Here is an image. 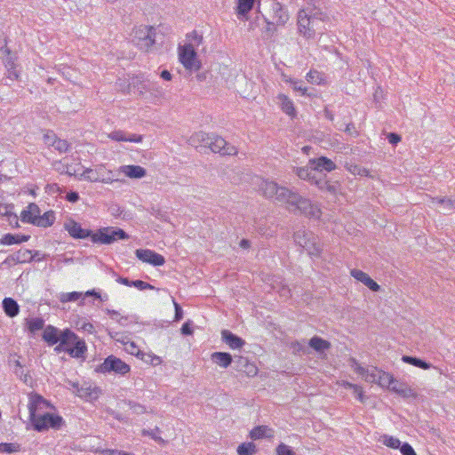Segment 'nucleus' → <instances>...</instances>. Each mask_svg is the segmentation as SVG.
<instances>
[{"label": "nucleus", "instance_id": "obj_53", "mask_svg": "<svg viewBox=\"0 0 455 455\" xmlns=\"http://www.w3.org/2000/svg\"><path fill=\"white\" fill-rule=\"evenodd\" d=\"M383 443L387 445V447L397 449L401 445V442L399 439L389 436V435H384L383 436Z\"/></svg>", "mask_w": 455, "mask_h": 455}, {"label": "nucleus", "instance_id": "obj_63", "mask_svg": "<svg viewBox=\"0 0 455 455\" xmlns=\"http://www.w3.org/2000/svg\"><path fill=\"white\" fill-rule=\"evenodd\" d=\"M57 137L52 132H47L44 135V141L46 145L52 146V141L56 140Z\"/></svg>", "mask_w": 455, "mask_h": 455}, {"label": "nucleus", "instance_id": "obj_35", "mask_svg": "<svg viewBox=\"0 0 455 455\" xmlns=\"http://www.w3.org/2000/svg\"><path fill=\"white\" fill-rule=\"evenodd\" d=\"M431 203L439 204L443 207V211L450 212L455 210V200L446 197H431Z\"/></svg>", "mask_w": 455, "mask_h": 455}, {"label": "nucleus", "instance_id": "obj_61", "mask_svg": "<svg viewBox=\"0 0 455 455\" xmlns=\"http://www.w3.org/2000/svg\"><path fill=\"white\" fill-rule=\"evenodd\" d=\"M20 259H21V257H20V254L13 253V254L10 255L9 257H7L4 260L3 264L11 265V264L20 263Z\"/></svg>", "mask_w": 455, "mask_h": 455}, {"label": "nucleus", "instance_id": "obj_31", "mask_svg": "<svg viewBox=\"0 0 455 455\" xmlns=\"http://www.w3.org/2000/svg\"><path fill=\"white\" fill-rule=\"evenodd\" d=\"M250 437L252 440H258L264 437L271 438L273 437V430L267 426H258L251 430Z\"/></svg>", "mask_w": 455, "mask_h": 455}, {"label": "nucleus", "instance_id": "obj_49", "mask_svg": "<svg viewBox=\"0 0 455 455\" xmlns=\"http://www.w3.org/2000/svg\"><path fill=\"white\" fill-rule=\"evenodd\" d=\"M85 178L90 180L91 181H99L103 183H109L111 181L110 178L105 179L101 177L100 173L98 175V173L96 172H93L92 170H88L85 172Z\"/></svg>", "mask_w": 455, "mask_h": 455}, {"label": "nucleus", "instance_id": "obj_59", "mask_svg": "<svg viewBox=\"0 0 455 455\" xmlns=\"http://www.w3.org/2000/svg\"><path fill=\"white\" fill-rule=\"evenodd\" d=\"M277 27L276 22L267 21L266 33L270 36H274L277 31Z\"/></svg>", "mask_w": 455, "mask_h": 455}, {"label": "nucleus", "instance_id": "obj_13", "mask_svg": "<svg viewBox=\"0 0 455 455\" xmlns=\"http://www.w3.org/2000/svg\"><path fill=\"white\" fill-rule=\"evenodd\" d=\"M309 164L312 167V169L315 170V172H322L323 171L330 172L337 168L335 163L325 156L312 158L309 160Z\"/></svg>", "mask_w": 455, "mask_h": 455}, {"label": "nucleus", "instance_id": "obj_23", "mask_svg": "<svg viewBox=\"0 0 455 455\" xmlns=\"http://www.w3.org/2000/svg\"><path fill=\"white\" fill-rule=\"evenodd\" d=\"M60 330L52 325H48L44 328L43 333V339L49 345L52 346L57 344L60 339Z\"/></svg>", "mask_w": 455, "mask_h": 455}, {"label": "nucleus", "instance_id": "obj_55", "mask_svg": "<svg viewBox=\"0 0 455 455\" xmlns=\"http://www.w3.org/2000/svg\"><path fill=\"white\" fill-rule=\"evenodd\" d=\"M156 431L159 432V428L156 427L153 430L143 429L142 430V435H149V436H151L155 441H156L159 443H165V441L162 437H160V436H158V435H156L155 434Z\"/></svg>", "mask_w": 455, "mask_h": 455}, {"label": "nucleus", "instance_id": "obj_44", "mask_svg": "<svg viewBox=\"0 0 455 455\" xmlns=\"http://www.w3.org/2000/svg\"><path fill=\"white\" fill-rule=\"evenodd\" d=\"M20 451V445L15 443H1L0 452L3 453H14Z\"/></svg>", "mask_w": 455, "mask_h": 455}, {"label": "nucleus", "instance_id": "obj_47", "mask_svg": "<svg viewBox=\"0 0 455 455\" xmlns=\"http://www.w3.org/2000/svg\"><path fill=\"white\" fill-rule=\"evenodd\" d=\"M306 78L307 82L315 84H321L323 81V75L317 70H310Z\"/></svg>", "mask_w": 455, "mask_h": 455}, {"label": "nucleus", "instance_id": "obj_8", "mask_svg": "<svg viewBox=\"0 0 455 455\" xmlns=\"http://www.w3.org/2000/svg\"><path fill=\"white\" fill-rule=\"evenodd\" d=\"M98 371L102 373L115 372L124 375L130 371V366L115 355L108 356L104 362L99 366Z\"/></svg>", "mask_w": 455, "mask_h": 455}, {"label": "nucleus", "instance_id": "obj_4", "mask_svg": "<svg viewBox=\"0 0 455 455\" xmlns=\"http://www.w3.org/2000/svg\"><path fill=\"white\" fill-rule=\"evenodd\" d=\"M132 43L144 52L156 49V28L153 26H135L131 33Z\"/></svg>", "mask_w": 455, "mask_h": 455}, {"label": "nucleus", "instance_id": "obj_16", "mask_svg": "<svg viewBox=\"0 0 455 455\" xmlns=\"http://www.w3.org/2000/svg\"><path fill=\"white\" fill-rule=\"evenodd\" d=\"M355 371L364 378V380L369 383H376L380 373V370L376 367L364 368L359 364H356Z\"/></svg>", "mask_w": 455, "mask_h": 455}, {"label": "nucleus", "instance_id": "obj_22", "mask_svg": "<svg viewBox=\"0 0 455 455\" xmlns=\"http://www.w3.org/2000/svg\"><path fill=\"white\" fill-rule=\"evenodd\" d=\"M40 213L41 212L39 207L36 204L31 203L25 210L22 211L21 220L34 225V221H36V219L39 217Z\"/></svg>", "mask_w": 455, "mask_h": 455}, {"label": "nucleus", "instance_id": "obj_6", "mask_svg": "<svg viewBox=\"0 0 455 455\" xmlns=\"http://www.w3.org/2000/svg\"><path fill=\"white\" fill-rule=\"evenodd\" d=\"M179 60L186 69L198 70L201 68V62L197 58L195 45L192 43H187L178 47Z\"/></svg>", "mask_w": 455, "mask_h": 455}, {"label": "nucleus", "instance_id": "obj_28", "mask_svg": "<svg viewBox=\"0 0 455 455\" xmlns=\"http://www.w3.org/2000/svg\"><path fill=\"white\" fill-rule=\"evenodd\" d=\"M29 235L19 234H6L0 239V243L4 245L19 244L28 241Z\"/></svg>", "mask_w": 455, "mask_h": 455}, {"label": "nucleus", "instance_id": "obj_21", "mask_svg": "<svg viewBox=\"0 0 455 455\" xmlns=\"http://www.w3.org/2000/svg\"><path fill=\"white\" fill-rule=\"evenodd\" d=\"M276 99L277 104L286 115L291 117H294L296 116L294 104L290 98L283 93H280L277 95Z\"/></svg>", "mask_w": 455, "mask_h": 455}, {"label": "nucleus", "instance_id": "obj_58", "mask_svg": "<svg viewBox=\"0 0 455 455\" xmlns=\"http://www.w3.org/2000/svg\"><path fill=\"white\" fill-rule=\"evenodd\" d=\"M353 393L361 403L365 402L366 396L364 395L363 390L360 386L356 385L353 389Z\"/></svg>", "mask_w": 455, "mask_h": 455}, {"label": "nucleus", "instance_id": "obj_62", "mask_svg": "<svg viewBox=\"0 0 455 455\" xmlns=\"http://www.w3.org/2000/svg\"><path fill=\"white\" fill-rule=\"evenodd\" d=\"M236 363V369L239 371H243L246 366H249V362L247 358L239 356L237 360L235 361Z\"/></svg>", "mask_w": 455, "mask_h": 455}, {"label": "nucleus", "instance_id": "obj_26", "mask_svg": "<svg viewBox=\"0 0 455 455\" xmlns=\"http://www.w3.org/2000/svg\"><path fill=\"white\" fill-rule=\"evenodd\" d=\"M121 171L132 179H141L147 174L145 168L140 165H124L121 167Z\"/></svg>", "mask_w": 455, "mask_h": 455}, {"label": "nucleus", "instance_id": "obj_38", "mask_svg": "<svg viewBox=\"0 0 455 455\" xmlns=\"http://www.w3.org/2000/svg\"><path fill=\"white\" fill-rule=\"evenodd\" d=\"M394 380L395 379L391 374L381 371L378 378L377 384L382 387H387L390 389V386H392Z\"/></svg>", "mask_w": 455, "mask_h": 455}, {"label": "nucleus", "instance_id": "obj_57", "mask_svg": "<svg viewBox=\"0 0 455 455\" xmlns=\"http://www.w3.org/2000/svg\"><path fill=\"white\" fill-rule=\"evenodd\" d=\"M129 406H130V409L132 411L133 413L135 414H143L146 412V408L145 406L140 404V403H137L135 402H132L130 401L129 402Z\"/></svg>", "mask_w": 455, "mask_h": 455}, {"label": "nucleus", "instance_id": "obj_41", "mask_svg": "<svg viewBox=\"0 0 455 455\" xmlns=\"http://www.w3.org/2000/svg\"><path fill=\"white\" fill-rule=\"evenodd\" d=\"M256 452V446L252 443H243L237 447L239 455H253Z\"/></svg>", "mask_w": 455, "mask_h": 455}, {"label": "nucleus", "instance_id": "obj_11", "mask_svg": "<svg viewBox=\"0 0 455 455\" xmlns=\"http://www.w3.org/2000/svg\"><path fill=\"white\" fill-rule=\"evenodd\" d=\"M135 254L139 259L153 266H163L165 262L164 256L148 249H138Z\"/></svg>", "mask_w": 455, "mask_h": 455}, {"label": "nucleus", "instance_id": "obj_25", "mask_svg": "<svg viewBox=\"0 0 455 455\" xmlns=\"http://www.w3.org/2000/svg\"><path fill=\"white\" fill-rule=\"evenodd\" d=\"M320 190L329 192L331 195H335L338 192L339 185L337 182H331L325 177H317L315 183Z\"/></svg>", "mask_w": 455, "mask_h": 455}, {"label": "nucleus", "instance_id": "obj_37", "mask_svg": "<svg viewBox=\"0 0 455 455\" xmlns=\"http://www.w3.org/2000/svg\"><path fill=\"white\" fill-rule=\"evenodd\" d=\"M402 360L404 362V363H410L413 366H416V367H419V368H421L423 370H428L431 368V364L419 359V358H417V357H412V356H409V355H403L402 357Z\"/></svg>", "mask_w": 455, "mask_h": 455}, {"label": "nucleus", "instance_id": "obj_46", "mask_svg": "<svg viewBox=\"0 0 455 455\" xmlns=\"http://www.w3.org/2000/svg\"><path fill=\"white\" fill-rule=\"evenodd\" d=\"M83 293L78 291H72V292H65L61 293L60 296V300L62 303L70 302V301H76L80 298H82Z\"/></svg>", "mask_w": 455, "mask_h": 455}, {"label": "nucleus", "instance_id": "obj_12", "mask_svg": "<svg viewBox=\"0 0 455 455\" xmlns=\"http://www.w3.org/2000/svg\"><path fill=\"white\" fill-rule=\"evenodd\" d=\"M64 228L70 236L76 239H84L87 237L92 238V235L93 234L91 230L83 228L79 223L74 220L66 222L64 224Z\"/></svg>", "mask_w": 455, "mask_h": 455}, {"label": "nucleus", "instance_id": "obj_50", "mask_svg": "<svg viewBox=\"0 0 455 455\" xmlns=\"http://www.w3.org/2000/svg\"><path fill=\"white\" fill-rule=\"evenodd\" d=\"M272 287L275 291H276L280 294L281 297L288 298L291 296L290 288L286 284H283L281 282L276 284H272Z\"/></svg>", "mask_w": 455, "mask_h": 455}, {"label": "nucleus", "instance_id": "obj_48", "mask_svg": "<svg viewBox=\"0 0 455 455\" xmlns=\"http://www.w3.org/2000/svg\"><path fill=\"white\" fill-rule=\"evenodd\" d=\"M92 389L90 385L84 384L76 391V395L82 398H92Z\"/></svg>", "mask_w": 455, "mask_h": 455}, {"label": "nucleus", "instance_id": "obj_39", "mask_svg": "<svg viewBox=\"0 0 455 455\" xmlns=\"http://www.w3.org/2000/svg\"><path fill=\"white\" fill-rule=\"evenodd\" d=\"M27 324L28 331L35 333L36 331L44 329V321L42 318L36 317L28 320Z\"/></svg>", "mask_w": 455, "mask_h": 455}, {"label": "nucleus", "instance_id": "obj_1", "mask_svg": "<svg viewBox=\"0 0 455 455\" xmlns=\"http://www.w3.org/2000/svg\"><path fill=\"white\" fill-rule=\"evenodd\" d=\"M296 19L297 33L306 40L323 35L326 31L325 24L330 21L327 13L310 3L298 11Z\"/></svg>", "mask_w": 455, "mask_h": 455}, {"label": "nucleus", "instance_id": "obj_64", "mask_svg": "<svg viewBox=\"0 0 455 455\" xmlns=\"http://www.w3.org/2000/svg\"><path fill=\"white\" fill-rule=\"evenodd\" d=\"M104 452L108 455H134L132 453H129L126 451H118V450H109V449L106 450Z\"/></svg>", "mask_w": 455, "mask_h": 455}, {"label": "nucleus", "instance_id": "obj_45", "mask_svg": "<svg viewBox=\"0 0 455 455\" xmlns=\"http://www.w3.org/2000/svg\"><path fill=\"white\" fill-rule=\"evenodd\" d=\"M145 89L148 90L156 98H163L164 96L163 88L156 83L148 84L147 86H145Z\"/></svg>", "mask_w": 455, "mask_h": 455}, {"label": "nucleus", "instance_id": "obj_56", "mask_svg": "<svg viewBox=\"0 0 455 455\" xmlns=\"http://www.w3.org/2000/svg\"><path fill=\"white\" fill-rule=\"evenodd\" d=\"M132 286H134L140 291L147 290V289H150V290L155 289V287L153 285H151L150 283H146L144 281H141V280L132 281Z\"/></svg>", "mask_w": 455, "mask_h": 455}, {"label": "nucleus", "instance_id": "obj_9", "mask_svg": "<svg viewBox=\"0 0 455 455\" xmlns=\"http://www.w3.org/2000/svg\"><path fill=\"white\" fill-rule=\"evenodd\" d=\"M0 52L4 54L3 56V63L6 69V78L12 81L19 80L20 77V70L18 68L16 63L17 58L12 56L8 47L4 46L0 49Z\"/></svg>", "mask_w": 455, "mask_h": 455}, {"label": "nucleus", "instance_id": "obj_43", "mask_svg": "<svg viewBox=\"0 0 455 455\" xmlns=\"http://www.w3.org/2000/svg\"><path fill=\"white\" fill-rule=\"evenodd\" d=\"M314 234L306 230H299L294 234V240L299 245H305L307 240Z\"/></svg>", "mask_w": 455, "mask_h": 455}, {"label": "nucleus", "instance_id": "obj_36", "mask_svg": "<svg viewBox=\"0 0 455 455\" xmlns=\"http://www.w3.org/2000/svg\"><path fill=\"white\" fill-rule=\"evenodd\" d=\"M77 339V335H76L72 331L66 329L60 332V339L59 342H61L62 345L66 347H73Z\"/></svg>", "mask_w": 455, "mask_h": 455}, {"label": "nucleus", "instance_id": "obj_5", "mask_svg": "<svg viewBox=\"0 0 455 455\" xmlns=\"http://www.w3.org/2000/svg\"><path fill=\"white\" fill-rule=\"evenodd\" d=\"M128 234L117 228L107 227L100 228L92 235V242L94 243L110 244L118 240L128 239Z\"/></svg>", "mask_w": 455, "mask_h": 455}, {"label": "nucleus", "instance_id": "obj_18", "mask_svg": "<svg viewBox=\"0 0 455 455\" xmlns=\"http://www.w3.org/2000/svg\"><path fill=\"white\" fill-rule=\"evenodd\" d=\"M392 392L401 395L403 398L414 397L416 393L404 382L395 379L390 389Z\"/></svg>", "mask_w": 455, "mask_h": 455}, {"label": "nucleus", "instance_id": "obj_14", "mask_svg": "<svg viewBox=\"0 0 455 455\" xmlns=\"http://www.w3.org/2000/svg\"><path fill=\"white\" fill-rule=\"evenodd\" d=\"M273 20L279 27H284L290 20V15L286 8L279 2H274L272 4Z\"/></svg>", "mask_w": 455, "mask_h": 455}, {"label": "nucleus", "instance_id": "obj_19", "mask_svg": "<svg viewBox=\"0 0 455 455\" xmlns=\"http://www.w3.org/2000/svg\"><path fill=\"white\" fill-rule=\"evenodd\" d=\"M221 339L232 349L240 348L245 344L243 339L228 330L221 331Z\"/></svg>", "mask_w": 455, "mask_h": 455}, {"label": "nucleus", "instance_id": "obj_3", "mask_svg": "<svg viewBox=\"0 0 455 455\" xmlns=\"http://www.w3.org/2000/svg\"><path fill=\"white\" fill-rule=\"evenodd\" d=\"M286 208L293 212L299 213L306 217L318 220L322 212L317 204H314L310 199L303 197L299 193L291 190L285 203Z\"/></svg>", "mask_w": 455, "mask_h": 455}, {"label": "nucleus", "instance_id": "obj_42", "mask_svg": "<svg viewBox=\"0 0 455 455\" xmlns=\"http://www.w3.org/2000/svg\"><path fill=\"white\" fill-rule=\"evenodd\" d=\"M283 81L285 83L290 84L295 91L300 92L302 94H305L307 92V88L303 86V82L299 80H295L291 77H287L285 75H283Z\"/></svg>", "mask_w": 455, "mask_h": 455}, {"label": "nucleus", "instance_id": "obj_40", "mask_svg": "<svg viewBox=\"0 0 455 455\" xmlns=\"http://www.w3.org/2000/svg\"><path fill=\"white\" fill-rule=\"evenodd\" d=\"M254 0H238L237 12L241 15H245L253 7Z\"/></svg>", "mask_w": 455, "mask_h": 455}, {"label": "nucleus", "instance_id": "obj_24", "mask_svg": "<svg viewBox=\"0 0 455 455\" xmlns=\"http://www.w3.org/2000/svg\"><path fill=\"white\" fill-rule=\"evenodd\" d=\"M211 135L204 132H195L188 140V143L195 147H209V142H211Z\"/></svg>", "mask_w": 455, "mask_h": 455}, {"label": "nucleus", "instance_id": "obj_33", "mask_svg": "<svg viewBox=\"0 0 455 455\" xmlns=\"http://www.w3.org/2000/svg\"><path fill=\"white\" fill-rule=\"evenodd\" d=\"M86 351L85 342L78 338L73 347H69L68 355L72 357L80 358L84 356Z\"/></svg>", "mask_w": 455, "mask_h": 455}, {"label": "nucleus", "instance_id": "obj_20", "mask_svg": "<svg viewBox=\"0 0 455 455\" xmlns=\"http://www.w3.org/2000/svg\"><path fill=\"white\" fill-rule=\"evenodd\" d=\"M293 172L300 179L308 181L310 184H314L316 180L315 170L312 169L309 163L307 166L294 167Z\"/></svg>", "mask_w": 455, "mask_h": 455}, {"label": "nucleus", "instance_id": "obj_52", "mask_svg": "<svg viewBox=\"0 0 455 455\" xmlns=\"http://www.w3.org/2000/svg\"><path fill=\"white\" fill-rule=\"evenodd\" d=\"M52 147H53L59 152L64 153L68 150L69 145L67 140L57 138L56 140L52 141Z\"/></svg>", "mask_w": 455, "mask_h": 455}, {"label": "nucleus", "instance_id": "obj_60", "mask_svg": "<svg viewBox=\"0 0 455 455\" xmlns=\"http://www.w3.org/2000/svg\"><path fill=\"white\" fill-rule=\"evenodd\" d=\"M400 451L403 455H417L411 445L407 443L400 447Z\"/></svg>", "mask_w": 455, "mask_h": 455}, {"label": "nucleus", "instance_id": "obj_54", "mask_svg": "<svg viewBox=\"0 0 455 455\" xmlns=\"http://www.w3.org/2000/svg\"><path fill=\"white\" fill-rule=\"evenodd\" d=\"M275 451L277 455H296L291 447L283 443L276 447Z\"/></svg>", "mask_w": 455, "mask_h": 455}, {"label": "nucleus", "instance_id": "obj_29", "mask_svg": "<svg viewBox=\"0 0 455 455\" xmlns=\"http://www.w3.org/2000/svg\"><path fill=\"white\" fill-rule=\"evenodd\" d=\"M308 345L311 348L319 354L323 353L331 347V343L318 336H314L309 339Z\"/></svg>", "mask_w": 455, "mask_h": 455}, {"label": "nucleus", "instance_id": "obj_34", "mask_svg": "<svg viewBox=\"0 0 455 455\" xmlns=\"http://www.w3.org/2000/svg\"><path fill=\"white\" fill-rule=\"evenodd\" d=\"M55 220V214L52 211H49L44 212L43 215H39L36 221H34V225L42 228L51 227Z\"/></svg>", "mask_w": 455, "mask_h": 455}, {"label": "nucleus", "instance_id": "obj_7", "mask_svg": "<svg viewBox=\"0 0 455 455\" xmlns=\"http://www.w3.org/2000/svg\"><path fill=\"white\" fill-rule=\"evenodd\" d=\"M262 195L267 198H275L280 203H285L290 195L291 189L279 186L275 181L263 180L259 185Z\"/></svg>", "mask_w": 455, "mask_h": 455}, {"label": "nucleus", "instance_id": "obj_10", "mask_svg": "<svg viewBox=\"0 0 455 455\" xmlns=\"http://www.w3.org/2000/svg\"><path fill=\"white\" fill-rule=\"evenodd\" d=\"M208 148L212 152L220 153L223 156H235L237 154L235 147L228 144L223 138L214 134L211 135V142H209Z\"/></svg>", "mask_w": 455, "mask_h": 455}, {"label": "nucleus", "instance_id": "obj_15", "mask_svg": "<svg viewBox=\"0 0 455 455\" xmlns=\"http://www.w3.org/2000/svg\"><path fill=\"white\" fill-rule=\"evenodd\" d=\"M350 274L355 279L363 283L372 291H379L380 290V286L363 271L359 269H352Z\"/></svg>", "mask_w": 455, "mask_h": 455}, {"label": "nucleus", "instance_id": "obj_17", "mask_svg": "<svg viewBox=\"0 0 455 455\" xmlns=\"http://www.w3.org/2000/svg\"><path fill=\"white\" fill-rule=\"evenodd\" d=\"M108 138L115 141H129L140 143L142 141V135L126 133L124 131H114L108 134Z\"/></svg>", "mask_w": 455, "mask_h": 455}, {"label": "nucleus", "instance_id": "obj_51", "mask_svg": "<svg viewBox=\"0 0 455 455\" xmlns=\"http://www.w3.org/2000/svg\"><path fill=\"white\" fill-rule=\"evenodd\" d=\"M188 43H192L195 45V49L202 44L204 38L202 35H199L196 30L187 35Z\"/></svg>", "mask_w": 455, "mask_h": 455}, {"label": "nucleus", "instance_id": "obj_32", "mask_svg": "<svg viewBox=\"0 0 455 455\" xmlns=\"http://www.w3.org/2000/svg\"><path fill=\"white\" fill-rule=\"evenodd\" d=\"M2 304H3V308H4V313L9 317H14V316L18 315V314L20 312V307H19L18 303L16 302V300H14L12 298H5V299H4Z\"/></svg>", "mask_w": 455, "mask_h": 455}, {"label": "nucleus", "instance_id": "obj_2", "mask_svg": "<svg viewBox=\"0 0 455 455\" xmlns=\"http://www.w3.org/2000/svg\"><path fill=\"white\" fill-rule=\"evenodd\" d=\"M50 403L39 395H32L29 398L28 411L29 419L34 428L38 431H45L50 427L60 429L64 420L59 415H54L50 412H42L44 409H48Z\"/></svg>", "mask_w": 455, "mask_h": 455}, {"label": "nucleus", "instance_id": "obj_30", "mask_svg": "<svg viewBox=\"0 0 455 455\" xmlns=\"http://www.w3.org/2000/svg\"><path fill=\"white\" fill-rule=\"evenodd\" d=\"M212 360L222 368H228L232 361V355L226 352H214L211 355Z\"/></svg>", "mask_w": 455, "mask_h": 455}, {"label": "nucleus", "instance_id": "obj_27", "mask_svg": "<svg viewBox=\"0 0 455 455\" xmlns=\"http://www.w3.org/2000/svg\"><path fill=\"white\" fill-rule=\"evenodd\" d=\"M301 247L304 248L311 256H319L322 251L319 239L315 235L310 236L309 239L307 240L305 245H301Z\"/></svg>", "mask_w": 455, "mask_h": 455}]
</instances>
